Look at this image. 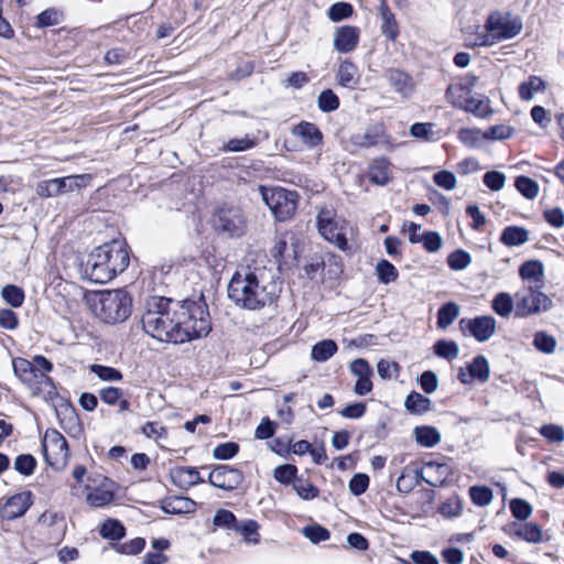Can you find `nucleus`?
Returning a JSON list of instances; mask_svg holds the SVG:
<instances>
[{"mask_svg":"<svg viewBox=\"0 0 564 564\" xmlns=\"http://www.w3.org/2000/svg\"><path fill=\"white\" fill-rule=\"evenodd\" d=\"M144 332L159 341L183 344L212 330L207 304L198 301L175 302L167 297L152 296L145 303L142 315Z\"/></svg>","mask_w":564,"mask_h":564,"instance_id":"nucleus-1","label":"nucleus"},{"mask_svg":"<svg viewBox=\"0 0 564 564\" xmlns=\"http://www.w3.org/2000/svg\"><path fill=\"white\" fill-rule=\"evenodd\" d=\"M281 286L264 268L237 271L228 284L229 299L240 308L260 311L276 304Z\"/></svg>","mask_w":564,"mask_h":564,"instance_id":"nucleus-2","label":"nucleus"},{"mask_svg":"<svg viewBox=\"0 0 564 564\" xmlns=\"http://www.w3.org/2000/svg\"><path fill=\"white\" fill-rule=\"evenodd\" d=\"M130 263L127 245L112 240L95 248L83 265L84 275L94 283H106L122 273Z\"/></svg>","mask_w":564,"mask_h":564,"instance_id":"nucleus-3","label":"nucleus"},{"mask_svg":"<svg viewBox=\"0 0 564 564\" xmlns=\"http://www.w3.org/2000/svg\"><path fill=\"white\" fill-rule=\"evenodd\" d=\"M94 311L104 323H122L131 315L132 299L123 289L100 291L97 293Z\"/></svg>","mask_w":564,"mask_h":564,"instance_id":"nucleus-4","label":"nucleus"},{"mask_svg":"<svg viewBox=\"0 0 564 564\" xmlns=\"http://www.w3.org/2000/svg\"><path fill=\"white\" fill-rule=\"evenodd\" d=\"M214 230L227 238H239L245 235L247 220L239 207L221 206L212 217Z\"/></svg>","mask_w":564,"mask_h":564,"instance_id":"nucleus-5","label":"nucleus"},{"mask_svg":"<svg viewBox=\"0 0 564 564\" xmlns=\"http://www.w3.org/2000/svg\"><path fill=\"white\" fill-rule=\"evenodd\" d=\"M484 28L490 33L495 44L516 37L523 28L522 19L510 12L495 11L486 20Z\"/></svg>","mask_w":564,"mask_h":564,"instance_id":"nucleus-6","label":"nucleus"},{"mask_svg":"<svg viewBox=\"0 0 564 564\" xmlns=\"http://www.w3.org/2000/svg\"><path fill=\"white\" fill-rule=\"evenodd\" d=\"M262 197L279 221L289 220L297 208L299 194L282 187L262 192Z\"/></svg>","mask_w":564,"mask_h":564,"instance_id":"nucleus-7","label":"nucleus"},{"mask_svg":"<svg viewBox=\"0 0 564 564\" xmlns=\"http://www.w3.org/2000/svg\"><path fill=\"white\" fill-rule=\"evenodd\" d=\"M316 224L318 232L325 240L344 252L350 251L345 232V221L340 224L333 209L322 208L317 214Z\"/></svg>","mask_w":564,"mask_h":564,"instance_id":"nucleus-8","label":"nucleus"},{"mask_svg":"<svg viewBox=\"0 0 564 564\" xmlns=\"http://www.w3.org/2000/svg\"><path fill=\"white\" fill-rule=\"evenodd\" d=\"M539 289L540 285L535 288L528 286L516 293L517 317H528L541 312H546L552 307V300Z\"/></svg>","mask_w":564,"mask_h":564,"instance_id":"nucleus-9","label":"nucleus"},{"mask_svg":"<svg viewBox=\"0 0 564 564\" xmlns=\"http://www.w3.org/2000/svg\"><path fill=\"white\" fill-rule=\"evenodd\" d=\"M42 448L48 466L54 469H62L66 466L69 457L68 444L57 430L50 429L45 432Z\"/></svg>","mask_w":564,"mask_h":564,"instance_id":"nucleus-10","label":"nucleus"},{"mask_svg":"<svg viewBox=\"0 0 564 564\" xmlns=\"http://www.w3.org/2000/svg\"><path fill=\"white\" fill-rule=\"evenodd\" d=\"M12 367L15 377L33 391H40L44 383L52 382L47 375H44L32 361L25 358H14Z\"/></svg>","mask_w":564,"mask_h":564,"instance_id":"nucleus-11","label":"nucleus"},{"mask_svg":"<svg viewBox=\"0 0 564 564\" xmlns=\"http://www.w3.org/2000/svg\"><path fill=\"white\" fill-rule=\"evenodd\" d=\"M462 332H468L477 341L485 343L496 333L497 321L490 315L477 316L470 319L459 321Z\"/></svg>","mask_w":564,"mask_h":564,"instance_id":"nucleus-12","label":"nucleus"},{"mask_svg":"<svg viewBox=\"0 0 564 564\" xmlns=\"http://www.w3.org/2000/svg\"><path fill=\"white\" fill-rule=\"evenodd\" d=\"M243 481V475L238 468L229 465H219L215 467L208 477V482L224 490H234Z\"/></svg>","mask_w":564,"mask_h":564,"instance_id":"nucleus-13","label":"nucleus"},{"mask_svg":"<svg viewBox=\"0 0 564 564\" xmlns=\"http://www.w3.org/2000/svg\"><path fill=\"white\" fill-rule=\"evenodd\" d=\"M476 77H466L459 83L452 84L446 89V99L454 107L462 109L469 97L473 95V88L476 84Z\"/></svg>","mask_w":564,"mask_h":564,"instance_id":"nucleus-14","label":"nucleus"},{"mask_svg":"<svg viewBox=\"0 0 564 564\" xmlns=\"http://www.w3.org/2000/svg\"><path fill=\"white\" fill-rule=\"evenodd\" d=\"M384 138V127L382 123L368 126L364 132L351 134L349 142L358 149H368L377 145Z\"/></svg>","mask_w":564,"mask_h":564,"instance_id":"nucleus-15","label":"nucleus"},{"mask_svg":"<svg viewBox=\"0 0 564 564\" xmlns=\"http://www.w3.org/2000/svg\"><path fill=\"white\" fill-rule=\"evenodd\" d=\"M31 492L24 491L10 497L1 510V517L13 520L22 517L32 506Z\"/></svg>","mask_w":564,"mask_h":564,"instance_id":"nucleus-16","label":"nucleus"},{"mask_svg":"<svg viewBox=\"0 0 564 564\" xmlns=\"http://www.w3.org/2000/svg\"><path fill=\"white\" fill-rule=\"evenodd\" d=\"M359 42V29L344 25L336 29L334 34V48L339 53L352 52Z\"/></svg>","mask_w":564,"mask_h":564,"instance_id":"nucleus-17","label":"nucleus"},{"mask_svg":"<svg viewBox=\"0 0 564 564\" xmlns=\"http://www.w3.org/2000/svg\"><path fill=\"white\" fill-rule=\"evenodd\" d=\"M171 478L173 484L183 490L204 482L195 467L177 466L171 470Z\"/></svg>","mask_w":564,"mask_h":564,"instance_id":"nucleus-18","label":"nucleus"},{"mask_svg":"<svg viewBox=\"0 0 564 564\" xmlns=\"http://www.w3.org/2000/svg\"><path fill=\"white\" fill-rule=\"evenodd\" d=\"M293 135L300 138L308 148H314L322 142L323 134L316 124L302 121L292 129Z\"/></svg>","mask_w":564,"mask_h":564,"instance_id":"nucleus-19","label":"nucleus"},{"mask_svg":"<svg viewBox=\"0 0 564 564\" xmlns=\"http://www.w3.org/2000/svg\"><path fill=\"white\" fill-rule=\"evenodd\" d=\"M464 44L469 48L488 47L495 45L490 33L485 28L481 31L479 25L468 26L465 29Z\"/></svg>","mask_w":564,"mask_h":564,"instance_id":"nucleus-20","label":"nucleus"},{"mask_svg":"<svg viewBox=\"0 0 564 564\" xmlns=\"http://www.w3.org/2000/svg\"><path fill=\"white\" fill-rule=\"evenodd\" d=\"M336 80L343 87L356 88L360 80L357 66L348 59L341 62L336 74Z\"/></svg>","mask_w":564,"mask_h":564,"instance_id":"nucleus-21","label":"nucleus"},{"mask_svg":"<svg viewBox=\"0 0 564 564\" xmlns=\"http://www.w3.org/2000/svg\"><path fill=\"white\" fill-rule=\"evenodd\" d=\"M424 469L429 478L425 479V482L432 487L442 486L449 475V466L447 464L437 463V462H425Z\"/></svg>","mask_w":564,"mask_h":564,"instance_id":"nucleus-22","label":"nucleus"},{"mask_svg":"<svg viewBox=\"0 0 564 564\" xmlns=\"http://www.w3.org/2000/svg\"><path fill=\"white\" fill-rule=\"evenodd\" d=\"M379 13L381 17V33L389 41L393 42L399 35V25L394 14L389 9L388 4L379 6Z\"/></svg>","mask_w":564,"mask_h":564,"instance_id":"nucleus-23","label":"nucleus"},{"mask_svg":"<svg viewBox=\"0 0 564 564\" xmlns=\"http://www.w3.org/2000/svg\"><path fill=\"white\" fill-rule=\"evenodd\" d=\"M513 532L512 535L517 536L521 540H524L529 543H540L543 539V531L542 528L532 522H528L524 524H517L514 523L512 525Z\"/></svg>","mask_w":564,"mask_h":564,"instance_id":"nucleus-24","label":"nucleus"},{"mask_svg":"<svg viewBox=\"0 0 564 564\" xmlns=\"http://www.w3.org/2000/svg\"><path fill=\"white\" fill-rule=\"evenodd\" d=\"M56 180L59 196L87 186L88 183L91 181V176L89 174H78L68 175L65 177H56Z\"/></svg>","mask_w":564,"mask_h":564,"instance_id":"nucleus-25","label":"nucleus"},{"mask_svg":"<svg viewBox=\"0 0 564 564\" xmlns=\"http://www.w3.org/2000/svg\"><path fill=\"white\" fill-rule=\"evenodd\" d=\"M404 408L411 414L422 415L431 410L432 401L423 394L412 391L405 398Z\"/></svg>","mask_w":564,"mask_h":564,"instance_id":"nucleus-26","label":"nucleus"},{"mask_svg":"<svg viewBox=\"0 0 564 564\" xmlns=\"http://www.w3.org/2000/svg\"><path fill=\"white\" fill-rule=\"evenodd\" d=\"M528 240L529 231L520 226H507L500 235V241L507 247L521 246Z\"/></svg>","mask_w":564,"mask_h":564,"instance_id":"nucleus-27","label":"nucleus"},{"mask_svg":"<svg viewBox=\"0 0 564 564\" xmlns=\"http://www.w3.org/2000/svg\"><path fill=\"white\" fill-rule=\"evenodd\" d=\"M196 502L186 497H174L164 501L162 510L167 514H182L194 512Z\"/></svg>","mask_w":564,"mask_h":564,"instance_id":"nucleus-28","label":"nucleus"},{"mask_svg":"<svg viewBox=\"0 0 564 564\" xmlns=\"http://www.w3.org/2000/svg\"><path fill=\"white\" fill-rule=\"evenodd\" d=\"M388 80L394 90L403 96H409L413 91L411 77L400 69H391L388 73Z\"/></svg>","mask_w":564,"mask_h":564,"instance_id":"nucleus-29","label":"nucleus"},{"mask_svg":"<svg viewBox=\"0 0 564 564\" xmlns=\"http://www.w3.org/2000/svg\"><path fill=\"white\" fill-rule=\"evenodd\" d=\"M414 436L417 444L427 448L434 447L441 442V434L434 426H416Z\"/></svg>","mask_w":564,"mask_h":564,"instance_id":"nucleus-30","label":"nucleus"},{"mask_svg":"<svg viewBox=\"0 0 564 564\" xmlns=\"http://www.w3.org/2000/svg\"><path fill=\"white\" fill-rule=\"evenodd\" d=\"M543 264L539 260H529L521 264L519 275L522 280H532L536 285L542 284Z\"/></svg>","mask_w":564,"mask_h":564,"instance_id":"nucleus-31","label":"nucleus"},{"mask_svg":"<svg viewBox=\"0 0 564 564\" xmlns=\"http://www.w3.org/2000/svg\"><path fill=\"white\" fill-rule=\"evenodd\" d=\"M99 534L106 540L119 541L126 535V528L117 519H107L101 523Z\"/></svg>","mask_w":564,"mask_h":564,"instance_id":"nucleus-32","label":"nucleus"},{"mask_svg":"<svg viewBox=\"0 0 564 564\" xmlns=\"http://www.w3.org/2000/svg\"><path fill=\"white\" fill-rule=\"evenodd\" d=\"M459 315V306L455 302H447L438 308L437 327L446 329Z\"/></svg>","mask_w":564,"mask_h":564,"instance_id":"nucleus-33","label":"nucleus"},{"mask_svg":"<svg viewBox=\"0 0 564 564\" xmlns=\"http://www.w3.org/2000/svg\"><path fill=\"white\" fill-rule=\"evenodd\" d=\"M462 109L481 118L491 113L488 98L481 95H471Z\"/></svg>","mask_w":564,"mask_h":564,"instance_id":"nucleus-34","label":"nucleus"},{"mask_svg":"<svg viewBox=\"0 0 564 564\" xmlns=\"http://www.w3.org/2000/svg\"><path fill=\"white\" fill-rule=\"evenodd\" d=\"M514 307L516 304L513 303L512 296L506 292L498 293L491 303V308L494 312L503 318H508Z\"/></svg>","mask_w":564,"mask_h":564,"instance_id":"nucleus-35","label":"nucleus"},{"mask_svg":"<svg viewBox=\"0 0 564 564\" xmlns=\"http://www.w3.org/2000/svg\"><path fill=\"white\" fill-rule=\"evenodd\" d=\"M337 352V344L332 339H325L312 347L311 356L318 362H324Z\"/></svg>","mask_w":564,"mask_h":564,"instance_id":"nucleus-36","label":"nucleus"},{"mask_svg":"<svg viewBox=\"0 0 564 564\" xmlns=\"http://www.w3.org/2000/svg\"><path fill=\"white\" fill-rule=\"evenodd\" d=\"M489 364L486 357L479 355L473 359L468 365V376L471 379H477L480 382H486L489 379Z\"/></svg>","mask_w":564,"mask_h":564,"instance_id":"nucleus-37","label":"nucleus"},{"mask_svg":"<svg viewBox=\"0 0 564 564\" xmlns=\"http://www.w3.org/2000/svg\"><path fill=\"white\" fill-rule=\"evenodd\" d=\"M376 274L379 282L383 284L394 282L399 276L397 268L386 259H382L377 263Z\"/></svg>","mask_w":564,"mask_h":564,"instance_id":"nucleus-38","label":"nucleus"},{"mask_svg":"<svg viewBox=\"0 0 564 564\" xmlns=\"http://www.w3.org/2000/svg\"><path fill=\"white\" fill-rule=\"evenodd\" d=\"M433 349L436 356L447 360L456 359L459 355V347L453 340L440 339L434 344Z\"/></svg>","mask_w":564,"mask_h":564,"instance_id":"nucleus-39","label":"nucleus"},{"mask_svg":"<svg viewBox=\"0 0 564 564\" xmlns=\"http://www.w3.org/2000/svg\"><path fill=\"white\" fill-rule=\"evenodd\" d=\"M545 88L544 82L538 76H531L528 82L519 86V96L522 100H531L534 93Z\"/></svg>","mask_w":564,"mask_h":564,"instance_id":"nucleus-40","label":"nucleus"},{"mask_svg":"<svg viewBox=\"0 0 564 564\" xmlns=\"http://www.w3.org/2000/svg\"><path fill=\"white\" fill-rule=\"evenodd\" d=\"M514 186L528 199H534L539 194L538 183L524 175L516 178Z\"/></svg>","mask_w":564,"mask_h":564,"instance_id":"nucleus-41","label":"nucleus"},{"mask_svg":"<svg viewBox=\"0 0 564 564\" xmlns=\"http://www.w3.org/2000/svg\"><path fill=\"white\" fill-rule=\"evenodd\" d=\"M369 180L376 185L383 186L390 181L389 169L386 162H376L369 169Z\"/></svg>","mask_w":564,"mask_h":564,"instance_id":"nucleus-42","label":"nucleus"},{"mask_svg":"<svg viewBox=\"0 0 564 564\" xmlns=\"http://www.w3.org/2000/svg\"><path fill=\"white\" fill-rule=\"evenodd\" d=\"M317 105L321 111L332 112L339 108V98L332 89H324L318 95Z\"/></svg>","mask_w":564,"mask_h":564,"instance_id":"nucleus-43","label":"nucleus"},{"mask_svg":"<svg viewBox=\"0 0 564 564\" xmlns=\"http://www.w3.org/2000/svg\"><path fill=\"white\" fill-rule=\"evenodd\" d=\"M533 346L543 354H553L556 348V339L543 330L535 333Z\"/></svg>","mask_w":564,"mask_h":564,"instance_id":"nucleus-44","label":"nucleus"},{"mask_svg":"<svg viewBox=\"0 0 564 564\" xmlns=\"http://www.w3.org/2000/svg\"><path fill=\"white\" fill-rule=\"evenodd\" d=\"M469 496L474 505L486 507L491 503L492 490L486 486H473L469 488Z\"/></svg>","mask_w":564,"mask_h":564,"instance_id":"nucleus-45","label":"nucleus"},{"mask_svg":"<svg viewBox=\"0 0 564 564\" xmlns=\"http://www.w3.org/2000/svg\"><path fill=\"white\" fill-rule=\"evenodd\" d=\"M63 21V12L55 9L50 8L41 12L36 17V26L37 28H47L57 25Z\"/></svg>","mask_w":564,"mask_h":564,"instance_id":"nucleus-46","label":"nucleus"},{"mask_svg":"<svg viewBox=\"0 0 564 564\" xmlns=\"http://www.w3.org/2000/svg\"><path fill=\"white\" fill-rule=\"evenodd\" d=\"M89 370L104 381L113 382L122 380V373L113 367L94 364L89 367Z\"/></svg>","mask_w":564,"mask_h":564,"instance_id":"nucleus-47","label":"nucleus"},{"mask_svg":"<svg viewBox=\"0 0 564 564\" xmlns=\"http://www.w3.org/2000/svg\"><path fill=\"white\" fill-rule=\"evenodd\" d=\"M2 299L12 307H20L24 302V292L21 288L8 284L1 291Z\"/></svg>","mask_w":564,"mask_h":564,"instance_id":"nucleus-48","label":"nucleus"},{"mask_svg":"<svg viewBox=\"0 0 564 564\" xmlns=\"http://www.w3.org/2000/svg\"><path fill=\"white\" fill-rule=\"evenodd\" d=\"M86 500L89 506L100 508L113 500V494L110 490L96 488L87 495Z\"/></svg>","mask_w":564,"mask_h":564,"instance_id":"nucleus-49","label":"nucleus"},{"mask_svg":"<svg viewBox=\"0 0 564 564\" xmlns=\"http://www.w3.org/2000/svg\"><path fill=\"white\" fill-rule=\"evenodd\" d=\"M470 262H471L470 254L463 249H457V250L453 251L452 253H449V256L447 257L448 267L455 271H460V270L466 269L470 264Z\"/></svg>","mask_w":564,"mask_h":564,"instance_id":"nucleus-50","label":"nucleus"},{"mask_svg":"<svg viewBox=\"0 0 564 564\" xmlns=\"http://www.w3.org/2000/svg\"><path fill=\"white\" fill-rule=\"evenodd\" d=\"M354 13L352 6L348 2H336L332 4L327 11V17L333 22H339L351 17Z\"/></svg>","mask_w":564,"mask_h":564,"instance_id":"nucleus-51","label":"nucleus"},{"mask_svg":"<svg viewBox=\"0 0 564 564\" xmlns=\"http://www.w3.org/2000/svg\"><path fill=\"white\" fill-rule=\"evenodd\" d=\"M297 467L292 464L280 465L274 469L273 476L276 481L283 485H293V481L297 479Z\"/></svg>","mask_w":564,"mask_h":564,"instance_id":"nucleus-52","label":"nucleus"},{"mask_svg":"<svg viewBox=\"0 0 564 564\" xmlns=\"http://www.w3.org/2000/svg\"><path fill=\"white\" fill-rule=\"evenodd\" d=\"M293 489L304 500H313L319 494L317 487L302 478H297L293 481Z\"/></svg>","mask_w":564,"mask_h":564,"instance_id":"nucleus-53","label":"nucleus"},{"mask_svg":"<svg viewBox=\"0 0 564 564\" xmlns=\"http://www.w3.org/2000/svg\"><path fill=\"white\" fill-rule=\"evenodd\" d=\"M35 467L36 459L31 454H21L14 460V469L23 476L32 475Z\"/></svg>","mask_w":564,"mask_h":564,"instance_id":"nucleus-54","label":"nucleus"},{"mask_svg":"<svg viewBox=\"0 0 564 564\" xmlns=\"http://www.w3.org/2000/svg\"><path fill=\"white\" fill-rule=\"evenodd\" d=\"M510 510L516 519L524 521L531 516L532 506L524 499L514 498L510 501Z\"/></svg>","mask_w":564,"mask_h":564,"instance_id":"nucleus-55","label":"nucleus"},{"mask_svg":"<svg viewBox=\"0 0 564 564\" xmlns=\"http://www.w3.org/2000/svg\"><path fill=\"white\" fill-rule=\"evenodd\" d=\"M302 532L306 539L315 544L322 541H326L330 536V532L319 524L304 527Z\"/></svg>","mask_w":564,"mask_h":564,"instance_id":"nucleus-56","label":"nucleus"},{"mask_svg":"<svg viewBox=\"0 0 564 564\" xmlns=\"http://www.w3.org/2000/svg\"><path fill=\"white\" fill-rule=\"evenodd\" d=\"M257 144L256 140L245 135L243 138L230 139L225 145L224 150L228 152H242L254 148Z\"/></svg>","mask_w":564,"mask_h":564,"instance_id":"nucleus-57","label":"nucleus"},{"mask_svg":"<svg viewBox=\"0 0 564 564\" xmlns=\"http://www.w3.org/2000/svg\"><path fill=\"white\" fill-rule=\"evenodd\" d=\"M514 129L507 124H497L482 132V138L487 140H506L510 138Z\"/></svg>","mask_w":564,"mask_h":564,"instance_id":"nucleus-58","label":"nucleus"},{"mask_svg":"<svg viewBox=\"0 0 564 564\" xmlns=\"http://www.w3.org/2000/svg\"><path fill=\"white\" fill-rule=\"evenodd\" d=\"M463 503L458 497L448 498L445 502H443L440 507V513L444 518H455L458 517L462 512Z\"/></svg>","mask_w":564,"mask_h":564,"instance_id":"nucleus-59","label":"nucleus"},{"mask_svg":"<svg viewBox=\"0 0 564 564\" xmlns=\"http://www.w3.org/2000/svg\"><path fill=\"white\" fill-rule=\"evenodd\" d=\"M35 192L42 198L57 197L58 196L57 180L51 178V180H44V181L39 182L36 184Z\"/></svg>","mask_w":564,"mask_h":564,"instance_id":"nucleus-60","label":"nucleus"},{"mask_svg":"<svg viewBox=\"0 0 564 564\" xmlns=\"http://www.w3.org/2000/svg\"><path fill=\"white\" fill-rule=\"evenodd\" d=\"M145 546V540L143 538H135L129 542H124L116 545L117 552L127 555H135L142 552Z\"/></svg>","mask_w":564,"mask_h":564,"instance_id":"nucleus-61","label":"nucleus"},{"mask_svg":"<svg viewBox=\"0 0 564 564\" xmlns=\"http://www.w3.org/2000/svg\"><path fill=\"white\" fill-rule=\"evenodd\" d=\"M433 181L437 186H440L446 191L454 189L457 184L455 174L453 172L446 171V170L435 173L433 175Z\"/></svg>","mask_w":564,"mask_h":564,"instance_id":"nucleus-62","label":"nucleus"},{"mask_svg":"<svg viewBox=\"0 0 564 564\" xmlns=\"http://www.w3.org/2000/svg\"><path fill=\"white\" fill-rule=\"evenodd\" d=\"M484 184L491 191H500L506 183V175L498 171H489L482 177Z\"/></svg>","mask_w":564,"mask_h":564,"instance_id":"nucleus-63","label":"nucleus"},{"mask_svg":"<svg viewBox=\"0 0 564 564\" xmlns=\"http://www.w3.org/2000/svg\"><path fill=\"white\" fill-rule=\"evenodd\" d=\"M540 434L552 443L564 441V429L555 424H545L540 429Z\"/></svg>","mask_w":564,"mask_h":564,"instance_id":"nucleus-64","label":"nucleus"}]
</instances>
